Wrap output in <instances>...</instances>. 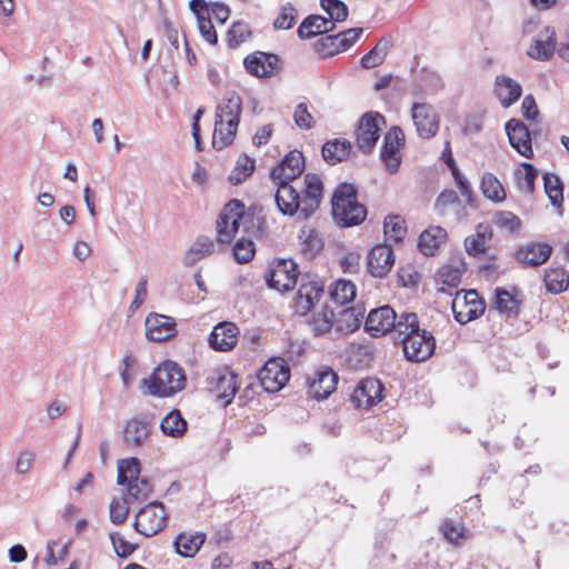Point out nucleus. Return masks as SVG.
<instances>
[{"label":"nucleus","mask_w":569,"mask_h":569,"mask_svg":"<svg viewBox=\"0 0 569 569\" xmlns=\"http://www.w3.org/2000/svg\"><path fill=\"white\" fill-rule=\"evenodd\" d=\"M242 227V236L237 239L231 249H256L254 241L266 234V221L261 210L250 207L238 199L228 201L220 211L217 222V241L219 244H231L236 233Z\"/></svg>","instance_id":"1"},{"label":"nucleus","mask_w":569,"mask_h":569,"mask_svg":"<svg viewBox=\"0 0 569 569\" xmlns=\"http://www.w3.org/2000/svg\"><path fill=\"white\" fill-rule=\"evenodd\" d=\"M303 170L302 152L292 150L270 172L271 179L278 186L274 200L279 211L283 214L293 216L299 209V191L291 184V181L300 177Z\"/></svg>","instance_id":"2"},{"label":"nucleus","mask_w":569,"mask_h":569,"mask_svg":"<svg viewBox=\"0 0 569 569\" xmlns=\"http://www.w3.org/2000/svg\"><path fill=\"white\" fill-rule=\"evenodd\" d=\"M397 332L402 341L403 355L411 362H423L435 352L436 339L432 333L419 326L416 313H402Z\"/></svg>","instance_id":"3"},{"label":"nucleus","mask_w":569,"mask_h":569,"mask_svg":"<svg viewBox=\"0 0 569 569\" xmlns=\"http://www.w3.org/2000/svg\"><path fill=\"white\" fill-rule=\"evenodd\" d=\"M242 111V99L236 91H228L217 106L212 147L222 150L234 140Z\"/></svg>","instance_id":"4"},{"label":"nucleus","mask_w":569,"mask_h":569,"mask_svg":"<svg viewBox=\"0 0 569 569\" xmlns=\"http://www.w3.org/2000/svg\"><path fill=\"white\" fill-rule=\"evenodd\" d=\"M357 192V187L353 183L341 182L332 193V218L342 228L358 226L367 217V209L358 202Z\"/></svg>","instance_id":"5"},{"label":"nucleus","mask_w":569,"mask_h":569,"mask_svg":"<svg viewBox=\"0 0 569 569\" xmlns=\"http://www.w3.org/2000/svg\"><path fill=\"white\" fill-rule=\"evenodd\" d=\"M143 382L147 385L150 395L170 397L184 388L186 376L183 369L177 362L166 360Z\"/></svg>","instance_id":"6"},{"label":"nucleus","mask_w":569,"mask_h":569,"mask_svg":"<svg viewBox=\"0 0 569 569\" xmlns=\"http://www.w3.org/2000/svg\"><path fill=\"white\" fill-rule=\"evenodd\" d=\"M386 126L385 117L376 111H368L359 120L356 128V144L359 151L365 154H370L379 138L381 127Z\"/></svg>","instance_id":"7"},{"label":"nucleus","mask_w":569,"mask_h":569,"mask_svg":"<svg viewBox=\"0 0 569 569\" xmlns=\"http://www.w3.org/2000/svg\"><path fill=\"white\" fill-rule=\"evenodd\" d=\"M451 309L455 319L466 325L485 313L486 303L476 290H461L456 292Z\"/></svg>","instance_id":"8"},{"label":"nucleus","mask_w":569,"mask_h":569,"mask_svg":"<svg viewBox=\"0 0 569 569\" xmlns=\"http://www.w3.org/2000/svg\"><path fill=\"white\" fill-rule=\"evenodd\" d=\"M167 520L168 513L163 503L153 501L138 511L133 526L139 533L152 537L164 529Z\"/></svg>","instance_id":"9"},{"label":"nucleus","mask_w":569,"mask_h":569,"mask_svg":"<svg viewBox=\"0 0 569 569\" xmlns=\"http://www.w3.org/2000/svg\"><path fill=\"white\" fill-rule=\"evenodd\" d=\"M299 273L292 259H278L270 266L266 280L271 289L286 292L295 288Z\"/></svg>","instance_id":"10"},{"label":"nucleus","mask_w":569,"mask_h":569,"mask_svg":"<svg viewBox=\"0 0 569 569\" xmlns=\"http://www.w3.org/2000/svg\"><path fill=\"white\" fill-rule=\"evenodd\" d=\"M258 378L267 392H278L290 379V367L282 358H270L259 371Z\"/></svg>","instance_id":"11"},{"label":"nucleus","mask_w":569,"mask_h":569,"mask_svg":"<svg viewBox=\"0 0 569 569\" xmlns=\"http://www.w3.org/2000/svg\"><path fill=\"white\" fill-rule=\"evenodd\" d=\"M362 32V28H351L337 34L323 36L315 43V50L322 58L333 57L351 48Z\"/></svg>","instance_id":"12"},{"label":"nucleus","mask_w":569,"mask_h":569,"mask_svg":"<svg viewBox=\"0 0 569 569\" xmlns=\"http://www.w3.org/2000/svg\"><path fill=\"white\" fill-rule=\"evenodd\" d=\"M305 189L299 193V209L296 213L302 219L310 218L320 207L323 197V183L317 173L305 176Z\"/></svg>","instance_id":"13"},{"label":"nucleus","mask_w":569,"mask_h":569,"mask_svg":"<svg viewBox=\"0 0 569 569\" xmlns=\"http://www.w3.org/2000/svg\"><path fill=\"white\" fill-rule=\"evenodd\" d=\"M207 388L217 398L223 399L224 403L231 402L234 397L239 383L238 376L228 367L218 368L207 377Z\"/></svg>","instance_id":"14"},{"label":"nucleus","mask_w":569,"mask_h":569,"mask_svg":"<svg viewBox=\"0 0 569 569\" xmlns=\"http://www.w3.org/2000/svg\"><path fill=\"white\" fill-rule=\"evenodd\" d=\"M405 144V133L398 126H393L383 137L380 158L390 173L398 171L401 164L400 148Z\"/></svg>","instance_id":"15"},{"label":"nucleus","mask_w":569,"mask_h":569,"mask_svg":"<svg viewBox=\"0 0 569 569\" xmlns=\"http://www.w3.org/2000/svg\"><path fill=\"white\" fill-rule=\"evenodd\" d=\"M411 118L420 138L430 139L437 134L439 116L431 104L427 102L412 103Z\"/></svg>","instance_id":"16"},{"label":"nucleus","mask_w":569,"mask_h":569,"mask_svg":"<svg viewBox=\"0 0 569 569\" xmlns=\"http://www.w3.org/2000/svg\"><path fill=\"white\" fill-rule=\"evenodd\" d=\"M395 310L390 306L372 309L366 320L365 329L372 337H382L392 329L397 330L398 321Z\"/></svg>","instance_id":"17"},{"label":"nucleus","mask_w":569,"mask_h":569,"mask_svg":"<svg viewBox=\"0 0 569 569\" xmlns=\"http://www.w3.org/2000/svg\"><path fill=\"white\" fill-rule=\"evenodd\" d=\"M248 73L258 78H269L280 70V58L274 53L254 51L243 60Z\"/></svg>","instance_id":"18"},{"label":"nucleus","mask_w":569,"mask_h":569,"mask_svg":"<svg viewBox=\"0 0 569 569\" xmlns=\"http://www.w3.org/2000/svg\"><path fill=\"white\" fill-rule=\"evenodd\" d=\"M144 326L147 339L154 342L167 341L178 333L177 323L172 317L156 312L147 316Z\"/></svg>","instance_id":"19"},{"label":"nucleus","mask_w":569,"mask_h":569,"mask_svg":"<svg viewBox=\"0 0 569 569\" xmlns=\"http://www.w3.org/2000/svg\"><path fill=\"white\" fill-rule=\"evenodd\" d=\"M383 386L377 378H365L355 388L351 401L357 408L369 409L383 398Z\"/></svg>","instance_id":"20"},{"label":"nucleus","mask_w":569,"mask_h":569,"mask_svg":"<svg viewBox=\"0 0 569 569\" xmlns=\"http://www.w3.org/2000/svg\"><path fill=\"white\" fill-rule=\"evenodd\" d=\"M239 335L240 330L234 322H219L209 336V346L216 351H230L237 346Z\"/></svg>","instance_id":"21"},{"label":"nucleus","mask_w":569,"mask_h":569,"mask_svg":"<svg viewBox=\"0 0 569 569\" xmlns=\"http://www.w3.org/2000/svg\"><path fill=\"white\" fill-rule=\"evenodd\" d=\"M505 129L511 147L521 156L532 158L533 151L528 127L518 119H510Z\"/></svg>","instance_id":"22"},{"label":"nucleus","mask_w":569,"mask_h":569,"mask_svg":"<svg viewBox=\"0 0 569 569\" xmlns=\"http://www.w3.org/2000/svg\"><path fill=\"white\" fill-rule=\"evenodd\" d=\"M492 305L506 318H518L522 305L521 291L517 287L510 290L496 288Z\"/></svg>","instance_id":"23"},{"label":"nucleus","mask_w":569,"mask_h":569,"mask_svg":"<svg viewBox=\"0 0 569 569\" xmlns=\"http://www.w3.org/2000/svg\"><path fill=\"white\" fill-rule=\"evenodd\" d=\"M323 295V288L315 281H308L300 284L293 300V307L297 313L305 316L312 310Z\"/></svg>","instance_id":"24"},{"label":"nucleus","mask_w":569,"mask_h":569,"mask_svg":"<svg viewBox=\"0 0 569 569\" xmlns=\"http://www.w3.org/2000/svg\"><path fill=\"white\" fill-rule=\"evenodd\" d=\"M338 375L330 368L316 372L309 383V393L317 400L328 398L337 388Z\"/></svg>","instance_id":"25"},{"label":"nucleus","mask_w":569,"mask_h":569,"mask_svg":"<svg viewBox=\"0 0 569 569\" xmlns=\"http://www.w3.org/2000/svg\"><path fill=\"white\" fill-rule=\"evenodd\" d=\"M465 271L466 264L461 260L455 264L448 263L440 267L435 277L436 283L439 286L438 290L450 293L451 290L457 289Z\"/></svg>","instance_id":"26"},{"label":"nucleus","mask_w":569,"mask_h":569,"mask_svg":"<svg viewBox=\"0 0 569 569\" xmlns=\"http://www.w3.org/2000/svg\"><path fill=\"white\" fill-rule=\"evenodd\" d=\"M495 93L503 108L512 106L522 94V87L512 78L500 74L495 80Z\"/></svg>","instance_id":"27"},{"label":"nucleus","mask_w":569,"mask_h":569,"mask_svg":"<svg viewBox=\"0 0 569 569\" xmlns=\"http://www.w3.org/2000/svg\"><path fill=\"white\" fill-rule=\"evenodd\" d=\"M383 233L385 243L375 244L371 249H392V246L388 242H393L396 244L401 243L407 233L405 219L398 214L387 216L383 221Z\"/></svg>","instance_id":"28"},{"label":"nucleus","mask_w":569,"mask_h":569,"mask_svg":"<svg viewBox=\"0 0 569 569\" xmlns=\"http://www.w3.org/2000/svg\"><path fill=\"white\" fill-rule=\"evenodd\" d=\"M323 160L335 166L347 160L352 153V144L349 140L335 138L325 142L321 149Z\"/></svg>","instance_id":"29"},{"label":"nucleus","mask_w":569,"mask_h":569,"mask_svg":"<svg viewBox=\"0 0 569 569\" xmlns=\"http://www.w3.org/2000/svg\"><path fill=\"white\" fill-rule=\"evenodd\" d=\"M395 261L393 251H368L367 271L375 278H385L391 271Z\"/></svg>","instance_id":"30"},{"label":"nucleus","mask_w":569,"mask_h":569,"mask_svg":"<svg viewBox=\"0 0 569 569\" xmlns=\"http://www.w3.org/2000/svg\"><path fill=\"white\" fill-rule=\"evenodd\" d=\"M333 28L335 23L330 20L318 14H310L302 20L297 34L300 39H311L318 34L327 33Z\"/></svg>","instance_id":"31"},{"label":"nucleus","mask_w":569,"mask_h":569,"mask_svg":"<svg viewBox=\"0 0 569 569\" xmlns=\"http://www.w3.org/2000/svg\"><path fill=\"white\" fill-rule=\"evenodd\" d=\"M204 541L206 535L202 532H181L174 540V547L180 556L184 558H192L200 550Z\"/></svg>","instance_id":"32"},{"label":"nucleus","mask_w":569,"mask_h":569,"mask_svg":"<svg viewBox=\"0 0 569 569\" xmlns=\"http://www.w3.org/2000/svg\"><path fill=\"white\" fill-rule=\"evenodd\" d=\"M365 319V309L350 307L342 310L337 319V328L343 333H351L358 330Z\"/></svg>","instance_id":"33"},{"label":"nucleus","mask_w":569,"mask_h":569,"mask_svg":"<svg viewBox=\"0 0 569 569\" xmlns=\"http://www.w3.org/2000/svg\"><path fill=\"white\" fill-rule=\"evenodd\" d=\"M448 239L447 230L440 226H430L425 229L417 243V249H439L446 244Z\"/></svg>","instance_id":"34"},{"label":"nucleus","mask_w":569,"mask_h":569,"mask_svg":"<svg viewBox=\"0 0 569 569\" xmlns=\"http://www.w3.org/2000/svg\"><path fill=\"white\" fill-rule=\"evenodd\" d=\"M150 426L139 419H131L124 428V441L128 446L139 447L148 438Z\"/></svg>","instance_id":"35"},{"label":"nucleus","mask_w":569,"mask_h":569,"mask_svg":"<svg viewBox=\"0 0 569 569\" xmlns=\"http://www.w3.org/2000/svg\"><path fill=\"white\" fill-rule=\"evenodd\" d=\"M160 428L166 436L179 438L186 433L188 423L181 412L173 409L162 419Z\"/></svg>","instance_id":"36"},{"label":"nucleus","mask_w":569,"mask_h":569,"mask_svg":"<svg viewBox=\"0 0 569 569\" xmlns=\"http://www.w3.org/2000/svg\"><path fill=\"white\" fill-rule=\"evenodd\" d=\"M543 282L548 292L560 293L569 287V272L562 268L547 269Z\"/></svg>","instance_id":"37"},{"label":"nucleus","mask_w":569,"mask_h":569,"mask_svg":"<svg viewBox=\"0 0 569 569\" xmlns=\"http://www.w3.org/2000/svg\"><path fill=\"white\" fill-rule=\"evenodd\" d=\"M392 47L391 39L381 38L377 44L361 58V67L365 69H372L380 66Z\"/></svg>","instance_id":"38"},{"label":"nucleus","mask_w":569,"mask_h":569,"mask_svg":"<svg viewBox=\"0 0 569 569\" xmlns=\"http://www.w3.org/2000/svg\"><path fill=\"white\" fill-rule=\"evenodd\" d=\"M545 192L553 207L560 208L563 202V183L556 173L546 172L542 176Z\"/></svg>","instance_id":"39"},{"label":"nucleus","mask_w":569,"mask_h":569,"mask_svg":"<svg viewBox=\"0 0 569 569\" xmlns=\"http://www.w3.org/2000/svg\"><path fill=\"white\" fill-rule=\"evenodd\" d=\"M480 189L482 194L492 202H502L506 199L501 182L490 172L482 176Z\"/></svg>","instance_id":"40"},{"label":"nucleus","mask_w":569,"mask_h":569,"mask_svg":"<svg viewBox=\"0 0 569 569\" xmlns=\"http://www.w3.org/2000/svg\"><path fill=\"white\" fill-rule=\"evenodd\" d=\"M356 295L355 283L346 279L337 280L330 290L331 300L341 306L353 301Z\"/></svg>","instance_id":"41"},{"label":"nucleus","mask_w":569,"mask_h":569,"mask_svg":"<svg viewBox=\"0 0 569 569\" xmlns=\"http://www.w3.org/2000/svg\"><path fill=\"white\" fill-rule=\"evenodd\" d=\"M553 36L555 33H551L550 36H547L546 39L535 40V43L527 50V54L535 60H549L555 52L556 41Z\"/></svg>","instance_id":"42"},{"label":"nucleus","mask_w":569,"mask_h":569,"mask_svg":"<svg viewBox=\"0 0 569 569\" xmlns=\"http://www.w3.org/2000/svg\"><path fill=\"white\" fill-rule=\"evenodd\" d=\"M552 251H515L513 259L523 269L538 268L550 259Z\"/></svg>","instance_id":"43"},{"label":"nucleus","mask_w":569,"mask_h":569,"mask_svg":"<svg viewBox=\"0 0 569 569\" xmlns=\"http://www.w3.org/2000/svg\"><path fill=\"white\" fill-rule=\"evenodd\" d=\"M126 489V498L130 502L142 501L152 493V485L144 478H138L129 481Z\"/></svg>","instance_id":"44"},{"label":"nucleus","mask_w":569,"mask_h":569,"mask_svg":"<svg viewBox=\"0 0 569 569\" xmlns=\"http://www.w3.org/2000/svg\"><path fill=\"white\" fill-rule=\"evenodd\" d=\"M140 461L137 458H128L119 460L118 462V485H126L129 481L136 480L140 475Z\"/></svg>","instance_id":"45"},{"label":"nucleus","mask_w":569,"mask_h":569,"mask_svg":"<svg viewBox=\"0 0 569 569\" xmlns=\"http://www.w3.org/2000/svg\"><path fill=\"white\" fill-rule=\"evenodd\" d=\"M488 251H473L475 257L478 260V269L486 278H496L503 272L507 267H501L496 262V257H487ZM472 253V251H468Z\"/></svg>","instance_id":"46"},{"label":"nucleus","mask_w":569,"mask_h":569,"mask_svg":"<svg viewBox=\"0 0 569 569\" xmlns=\"http://www.w3.org/2000/svg\"><path fill=\"white\" fill-rule=\"evenodd\" d=\"M253 170L254 159L248 157L247 154H242L239 157L234 169L231 171L229 181L232 184H239L243 182L249 176H251Z\"/></svg>","instance_id":"47"},{"label":"nucleus","mask_w":569,"mask_h":569,"mask_svg":"<svg viewBox=\"0 0 569 569\" xmlns=\"http://www.w3.org/2000/svg\"><path fill=\"white\" fill-rule=\"evenodd\" d=\"M251 37V30L246 22H233L227 32L228 46L232 49L239 47L248 38Z\"/></svg>","instance_id":"48"},{"label":"nucleus","mask_w":569,"mask_h":569,"mask_svg":"<svg viewBox=\"0 0 569 569\" xmlns=\"http://www.w3.org/2000/svg\"><path fill=\"white\" fill-rule=\"evenodd\" d=\"M493 222L499 229L510 233H517L521 228V220L511 211H498L493 217Z\"/></svg>","instance_id":"49"},{"label":"nucleus","mask_w":569,"mask_h":569,"mask_svg":"<svg viewBox=\"0 0 569 569\" xmlns=\"http://www.w3.org/2000/svg\"><path fill=\"white\" fill-rule=\"evenodd\" d=\"M523 173L519 172L517 176L518 188L527 193L535 191V181L538 177V170L531 163H522Z\"/></svg>","instance_id":"50"},{"label":"nucleus","mask_w":569,"mask_h":569,"mask_svg":"<svg viewBox=\"0 0 569 569\" xmlns=\"http://www.w3.org/2000/svg\"><path fill=\"white\" fill-rule=\"evenodd\" d=\"M129 500L127 498H113L109 506L110 520L114 525L123 523L129 515Z\"/></svg>","instance_id":"51"},{"label":"nucleus","mask_w":569,"mask_h":569,"mask_svg":"<svg viewBox=\"0 0 569 569\" xmlns=\"http://www.w3.org/2000/svg\"><path fill=\"white\" fill-rule=\"evenodd\" d=\"M320 4L331 22H342L348 18V7L341 0H320Z\"/></svg>","instance_id":"52"},{"label":"nucleus","mask_w":569,"mask_h":569,"mask_svg":"<svg viewBox=\"0 0 569 569\" xmlns=\"http://www.w3.org/2000/svg\"><path fill=\"white\" fill-rule=\"evenodd\" d=\"M335 321H337L335 312L328 308H325L313 317V330L318 335H325L331 330Z\"/></svg>","instance_id":"53"},{"label":"nucleus","mask_w":569,"mask_h":569,"mask_svg":"<svg viewBox=\"0 0 569 569\" xmlns=\"http://www.w3.org/2000/svg\"><path fill=\"white\" fill-rule=\"evenodd\" d=\"M296 18V8L290 2H287L281 7L279 16L273 21V28L276 30H289L293 26Z\"/></svg>","instance_id":"54"},{"label":"nucleus","mask_w":569,"mask_h":569,"mask_svg":"<svg viewBox=\"0 0 569 569\" xmlns=\"http://www.w3.org/2000/svg\"><path fill=\"white\" fill-rule=\"evenodd\" d=\"M491 228L486 224H478L476 234L469 236L465 239V249H487L485 247L486 238L491 237Z\"/></svg>","instance_id":"55"},{"label":"nucleus","mask_w":569,"mask_h":569,"mask_svg":"<svg viewBox=\"0 0 569 569\" xmlns=\"http://www.w3.org/2000/svg\"><path fill=\"white\" fill-rule=\"evenodd\" d=\"M110 540L112 542L114 552L120 558H127L131 556L134 550L137 549V546L134 543H131L128 541L124 536H122L119 532H111L110 533Z\"/></svg>","instance_id":"56"},{"label":"nucleus","mask_w":569,"mask_h":569,"mask_svg":"<svg viewBox=\"0 0 569 569\" xmlns=\"http://www.w3.org/2000/svg\"><path fill=\"white\" fill-rule=\"evenodd\" d=\"M293 120L298 128L309 130L315 126V119L308 110V104L300 102L296 106Z\"/></svg>","instance_id":"57"},{"label":"nucleus","mask_w":569,"mask_h":569,"mask_svg":"<svg viewBox=\"0 0 569 569\" xmlns=\"http://www.w3.org/2000/svg\"><path fill=\"white\" fill-rule=\"evenodd\" d=\"M443 537L451 543L458 545L465 537V528L460 523H455L451 520H446L441 525Z\"/></svg>","instance_id":"58"},{"label":"nucleus","mask_w":569,"mask_h":569,"mask_svg":"<svg viewBox=\"0 0 569 569\" xmlns=\"http://www.w3.org/2000/svg\"><path fill=\"white\" fill-rule=\"evenodd\" d=\"M34 459H36V453L32 450L24 449V450L20 451L17 457L16 465H14L16 472L18 475L28 473L33 467Z\"/></svg>","instance_id":"59"},{"label":"nucleus","mask_w":569,"mask_h":569,"mask_svg":"<svg viewBox=\"0 0 569 569\" xmlns=\"http://www.w3.org/2000/svg\"><path fill=\"white\" fill-rule=\"evenodd\" d=\"M451 204L460 206L461 201L455 190L446 189L437 197L435 207L440 213H442L445 209Z\"/></svg>","instance_id":"60"},{"label":"nucleus","mask_w":569,"mask_h":569,"mask_svg":"<svg viewBox=\"0 0 569 569\" xmlns=\"http://www.w3.org/2000/svg\"><path fill=\"white\" fill-rule=\"evenodd\" d=\"M198 29L203 39L210 44H216L218 42V36L210 18L201 19L198 22Z\"/></svg>","instance_id":"61"},{"label":"nucleus","mask_w":569,"mask_h":569,"mask_svg":"<svg viewBox=\"0 0 569 569\" xmlns=\"http://www.w3.org/2000/svg\"><path fill=\"white\" fill-rule=\"evenodd\" d=\"M360 256L357 251H349L340 261L343 272L355 273L358 271Z\"/></svg>","instance_id":"62"},{"label":"nucleus","mask_w":569,"mask_h":569,"mask_svg":"<svg viewBox=\"0 0 569 569\" xmlns=\"http://www.w3.org/2000/svg\"><path fill=\"white\" fill-rule=\"evenodd\" d=\"M521 111L523 118L527 120H533L539 114L538 106L536 103V99L532 94H527L521 103Z\"/></svg>","instance_id":"63"},{"label":"nucleus","mask_w":569,"mask_h":569,"mask_svg":"<svg viewBox=\"0 0 569 569\" xmlns=\"http://www.w3.org/2000/svg\"><path fill=\"white\" fill-rule=\"evenodd\" d=\"M189 8L191 12L196 16L197 22H199L201 19L210 18V11L204 0H191L189 2Z\"/></svg>","instance_id":"64"}]
</instances>
